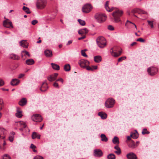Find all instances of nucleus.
Returning a JSON list of instances; mask_svg holds the SVG:
<instances>
[{
	"instance_id": "64",
	"label": "nucleus",
	"mask_w": 159,
	"mask_h": 159,
	"mask_svg": "<svg viewBox=\"0 0 159 159\" xmlns=\"http://www.w3.org/2000/svg\"><path fill=\"white\" fill-rule=\"evenodd\" d=\"M136 44H137V43L136 42H134L133 43H132L131 44L130 46H134V45H136Z\"/></svg>"
},
{
	"instance_id": "37",
	"label": "nucleus",
	"mask_w": 159,
	"mask_h": 159,
	"mask_svg": "<svg viewBox=\"0 0 159 159\" xmlns=\"http://www.w3.org/2000/svg\"><path fill=\"white\" fill-rule=\"evenodd\" d=\"M107 158L108 159H115L116 157L113 154H110L108 155Z\"/></svg>"
},
{
	"instance_id": "27",
	"label": "nucleus",
	"mask_w": 159,
	"mask_h": 159,
	"mask_svg": "<svg viewBox=\"0 0 159 159\" xmlns=\"http://www.w3.org/2000/svg\"><path fill=\"white\" fill-rule=\"evenodd\" d=\"M98 115L102 119H105L107 117V114L105 113L102 112H99Z\"/></svg>"
},
{
	"instance_id": "47",
	"label": "nucleus",
	"mask_w": 159,
	"mask_h": 159,
	"mask_svg": "<svg viewBox=\"0 0 159 159\" xmlns=\"http://www.w3.org/2000/svg\"><path fill=\"white\" fill-rule=\"evenodd\" d=\"M34 159H43V157L41 156H37L35 157Z\"/></svg>"
},
{
	"instance_id": "20",
	"label": "nucleus",
	"mask_w": 159,
	"mask_h": 159,
	"mask_svg": "<svg viewBox=\"0 0 159 159\" xmlns=\"http://www.w3.org/2000/svg\"><path fill=\"white\" fill-rule=\"evenodd\" d=\"M130 136L134 139H137L139 136V134L136 130H135L133 133H131Z\"/></svg>"
},
{
	"instance_id": "35",
	"label": "nucleus",
	"mask_w": 159,
	"mask_h": 159,
	"mask_svg": "<svg viewBox=\"0 0 159 159\" xmlns=\"http://www.w3.org/2000/svg\"><path fill=\"white\" fill-rule=\"evenodd\" d=\"M64 70L66 71H68L70 70V66L69 64L65 65L64 67Z\"/></svg>"
},
{
	"instance_id": "48",
	"label": "nucleus",
	"mask_w": 159,
	"mask_h": 159,
	"mask_svg": "<svg viewBox=\"0 0 159 159\" xmlns=\"http://www.w3.org/2000/svg\"><path fill=\"white\" fill-rule=\"evenodd\" d=\"M4 84V81L2 79L0 78V86H3Z\"/></svg>"
},
{
	"instance_id": "6",
	"label": "nucleus",
	"mask_w": 159,
	"mask_h": 159,
	"mask_svg": "<svg viewBox=\"0 0 159 159\" xmlns=\"http://www.w3.org/2000/svg\"><path fill=\"white\" fill-rule=\"evenodd\" d=\"M92 8L93 7L91 4H87L83 7L82 10L84 13H87L90 11Z\"/></svg>"
},
{
	"instance_id": "22",
	"label": "nucleus",
	"mask_w": 159,
	"mask_h": 159,
	"mask_svg": "<svg viewBox=\"0 0 159 159\" xmlns=\"http://www.w3.org/2000/svg\"><path fill=\"white\" fill-rule=\"evenodd\" d=\"M20 46H21L23 47L24 48H27L28 47V44L25 41H21L20 42Z\"/></svg>"
},
{
	"instance_id": "62",
	"label": "nucleus",
	"mask_w": 159,
	"mask_h": 159,
	"mask_svg": "<svg viewBox=\"0 0 159 159\" xmlns=\"http://www.w3.org/2000/svg\"><path fill=\"white\" fill-rule=\"evenodd\" d=\"M72 40H69L68 42H67V43L66 44V45H69L70 44H71L72 43Z\"/></svg>"
},
{
	"instance_id": "17",
	"label": "nucleus",
	"mask_w": 159,
	"mask_h": 159,
	"mask_svg": "<svg viewBox=\"0 0 159 159\" xmlns=\"http://www.w3.org/2000/svg\"><path fill=\"white\" fill-rule=\"evenodd\" d=\"M48 88L47 84L46 82L43 83L40 88V90L42 91H46Z\"/></svg>"
},
{
	"instance_id": "32",
	"label": "nucleus",
	"mask_w": 159,
	"mask_h": 159,
	"mask_svg": "<svg viewBox=\"0 0 159 159\" xmlns=\"http://www.w3.org/2000/svg\"><path fill=\"white\" fill-rule=\"evenodd\" d=\"M115 149H116L117 151H115V152L118 155H119L121 153V152L120 148L118 146H116L114 147Z\"/></svg>"
},
{
	"instance_id": "41",
	"label": "nucleus",
	"mask_w": 159,
	"mask_h": 159,
	"mask_svg": "<svg viewBox=\"0 0 159 159\" xmlns=\"http://www.w3.org/2000/svg\"><path fill=\"white\" fill-rule=\"evenodd\" d=\"M48 79L50 81H52L55 80L53 76H52V75H51L48 77Z\"/></svg>"
},
{
	"instance_id": "19",
	"label": "nucleus",
	"mask_w": 159,
	"mask_h": 159,
	"mask_svg": "<svg viewBox=\"0 0 159 159\" xmlns=\"http://www.w3.org/2000/svg\"><path fill=\"white\" fill-rule=\"evenodd\" d=\"M88 30L86 28H84L78 31V34H84L87 33Z\"/></svg>"
},
{
	"instance_id": "30",
	"label": "nucleus",
	"mask_w": 159,
	"mask_h": 159,
	"mask_svg": "<svg viewBox=\"0 0 159 159\" xmlns=\"http://www.w3.org/2000/svg\"><path fill=\"white\" fill-rule=\"evenodd\" d=\"M34 63V61L33 59H29L26 61V64L29 65H33Z\"/></svg>"
},
{
	"instance_id": "31",
	"label": "nucleus",
	"mask_w": 159,
	"mask_h": 159,
	"mask_svg": "<svg viewBox=\"0 0 159 159\" xmlns=\"http://www.w3.org/2000/svg\"><path fill=\"white\" fill-rule=\"evenodd\" d=\"M112 141L113 143L116 144H118L119 143V141L118 138L116 136H115L112 139Z\"/></svg>"
},
{
	"instance_id": "44",
	"label": "nucleus",
	"mask_w": 159,
	"mask_h": 159,
	"mask_svg": "<svg viewBox=\"0 0 159 159\" xmlns=\"http://www.w3.org/2000/svg\"><path fill=\"white\" fill-rule=\"evenodd\" d=\"M3 159H11V158L8 155L6 154L3 156Z\"/></svg>"
},
{
	"instance_id": "28",
	"label": "nucleus",
	"mask_w": 159,
	"mask_h": 159,
	"mask_svg": "<svg viewBox=\"0 0 159 159\" xmlns=\"http://www.w3.org/2000/svg\"><path fill=\"white\" fill-rule=\"evenodd\" d=\"M16 116L17 117L19 118H21L22 116V111L19 110L18 108L17 109V112L16 113Z\"/></svg>"
},
{
	"instance_id": "40",
	"label": "nucleus",
	"mask_w": 159,
	"mask_h": 159,
	"mask_svg": "<svg viewBox=\"0 0 159 159\" xmlns=\"http://www.w3.org/2000/svg\"><path fill=\"white\" fill-rule=\"evenodd\" d=\"M78 21L80 24L82 26L84 25H85V22L84 20H82L81 19H78Z\"/></svg>"
},
{
	"instance_id": "34",
	"label": "nucleus",
	"mask_w": 159,
	"mask_h": 159,
	"mask_svg": "<svg viewBox=\"0 0 159 159\" xmlns=\"http://www.w3.org/2000/svg\"><path fill=\"white\" fill-rule=\"evenodd\" d=\"M18 125L24 128H25L26 127V125L24 121H19L18 122Z\"/></svg>"
},
{
	"instance_id": "11",
	"label": "nucleus",
	"mask_w": 159,
	"mask_h": 159,
	"mask_svg": "<svg viewBox=\"0 0 159 159\" xmlns=\"http://www.w3.org/2000/svg\"><path fill=\"white\" fill-rule=\"evenodd\" d=\"M131 12L133 13H138L139 14H148L147 12L139 8H135L133 9L131 11Z\"/></svg>"
},
{
	"instance_id": "42",
	"label": "nucleus",
	"mask_w": 159,
	"mask_h": 159,
	"mask_svg": "<svg viewBox=\"0 0 159 159\" xmlns=\"http://www.w3.org/2000/svg\"><path fill=\"white\" fill-rule=\"evenodd\" d=\"M149 132L146 129H144L142 132V134H149Z\"/></svg>"
},
{
	"instance_id": "33",
	"label": "nucleus",
	"mask_w": 159,
	"mask_h": 159,
	"mask_svg": "<svg viewBox=\"0 0 159 159\" xmlns=\"http://www.w3.org/2000/svg\"><path fill=\"white\" fill-rule=\"evenodd\" d=\"M101 138L102 141L105 142L108 141V139L106 137L105 134H101Z\"/></svg>"
},
{
	"instance_id": "26",
	"label": "nucleus",
	"mask_w": 159,
	"mask_h": 159,
	"mask_svg": "<svg viewBox=\"0 0 159 159\" xmlns=\"http://www.w3.org/2000/svg\"><path fill=\"white\" fill-rule=\"evenodd\" d=\"M94 61L97 63L100 62L102 61L101 57L100 56H97L94 57Z\"/></svg>"
},
{
	"instance_id": "2",
	"label": "nucleus",
	"mask_w": 159,
	"mask_h": 159,
	"mask_svg": "<svg viewBox=\"0 0 159 159\" xmlns=\"http://www.w3.org/2000/svg\"><path fill=\"white\" fill-rule=\"evenodd\" d=\"M96 42L98 46L100 48H103L106 45V40L102 36L98 37L96 39Z\"/></svg>"
},
{
	"instance_id": "58",
	"label": "nucleus",
	"mask_w": 159,
	"mask_h": 159,
	"mask_svg": "<svg viewBox=\"0 0 159 159\" xmlns=\"http://www.w3.org/2000/svg\"><path fill=\"white\" fill-rule=\"evenodd\" d=\"M85 37H86L85 36V35H84L82 37L79 38L78 39L79 40H81V39H84V38H85Z\"/></svg>"
},
{
	"instance_id": "46",
	"label": "nucleus",
	"mask_w": 159,
	"mask_h": 159,
	"mask_svg": "<svg viewBox=\"0 0 159 159\" xmlns=\"http://www.w3.org/2000/svg\"><path fill=\"white\" fill-rule=\"evenodd\" d=\"M148 24L149 25L151 28H153V21H151L149 20H148L147 21Z\"/></svg>"
},
{
	"instance_id": "39",
	"label": "nucleus",
	"mask_w": 159,
	"mask_h": 159,
	"mask_svg": "<svg viewBox=\"0 0 159 159\" xmlns=\"http://www.w3.org/2000/svg\"><path fill=\"white\" fill-rule=\"evenodd\" d=\"M128 146L130 148H131L132 149L136 147V146L135 145L134 142H132L131 143L129 144Z\"/></svg>"
},
{
	"instance_id": "1",
	"label": "nucleus",
	"mask_w": 159,
	"mask_h": 159,
	"mask_svg": "<svg viewBox=\"0 0 159 159\" xmlns=\"http://www.w3.org/2000/svg\"><path fill=\"white\" fill-rule=\"evenodd\" d=\"M123 14L122 11L117 10L112 13L115 22L118 23L121 21L120 17Z\"/></svg>"
},
{
	"instance_id": "59",
	"label": "nucleus",
	"mask_w": 159,
	"mask_h": 159,
	"mask_svg": "<svg viewBox=\"0 0 159 159\" xmlns=\"http://www.w3.org/2000/svg\"><path fill=\"white\" fill-rule=\"evenodd\" d=\"M92 68L93 69V70H96L97 69L98 67L97 66H93Z\"/></svg>"
},
{
	"instance_id": "12",
	"label": "nucleus",
	"mask_w": 159,
	"mask_h": 159,
	"mask_svg": "<svg viewBox=\"0 0 159 159\" xmlns=\"http://www.w3.org/2000/svg\"><path fill=\"white\" fill-rule=\"evenodd\" d=\"M6 130L3 128H0V139L5 138V135L6 134Z\"/></svg>"
},
{
	"instance_id": "43",
	"label": "nucleus",
	"mask_w": 159,
	"mask_h": 159,
	"mask_svg": "<svg viewBox=\"0 0 159 159\" xmlns=\"http://www.w3.org/2000/svg\"><path fill=\"white\" fill-rule=\"evenodd\" d=\"M126 57L125 56L122 57L118 59V62H121L122 61L126 59Z\"/></svg>"
},
{
	"instance_id": "24",
	"label": "nucleus",
	"mask_w": 159,
	"mask_h": 159,
	"mask_svg": "<svg viewBox=\"0 0 159 159\" xmlns=\"http://www.w3.org/2000/svg\"><path fill=\"white\" fill-rule=\"evenodd\" d=\"M27 103V100L25 98H23L19 102V104L21 106L25 105Z\"/></svg>"
},
{
	"instance_id": "21",
	"label": "nucleus",
	"mask_w": 159,
	"mask_h": 159,
	"mask_svg": "<svg viewBox=\"0 0 159 159\" xmlns=\"http://www.w3.org/2000/svg\"><path fill=\"white\" fill-rule=\"evenodd\" d=\"M44 53L45 56L47 57H50L52 56V52L50 50H46L44 52Z\"/></svg>"
},
{
	"instance_id": "51",
	"label": "nucleus",
	"mask_w": 159,
	"mask_h": 159,
	"mask_svg": "<svg viewBox=\"0 0 159 159\" xmlns=\"http://www.w3.org/2000/svg\"><path fill=\"white\" fill-rule=\"evenodd\" d=\"M86 69L88 70H91L93 71V69L89 66H87L86 67Z\"/></svg>"
},
{
	"instance_id": "55",
	"label": "nucleus",
	"mask_w": 159,
	"mask_h": 159,
	"mask_svg": "<svg viewBox=\"0 0 159 159\" xmlns=\"http://www.w3.org/2000/svg\"><path fill=\"white\" fill-rule=\"evenodd\" d=\"M3 102L1 100H0V110L2 109V106Z\"/></svg>"
},
{
	"instance_id": "13",
	"label": "nucleus",
	"mask_w": 159,
	"mask_h": 159,
	"mask_svg": "<svg viewBox=\"0 0 159 159\" xmlns=\"http://www.w3.org/2000/svg\"><path fill=\"white\" fill-rule=\"evenodd\" d=\"M94 155L96 157H100L103 155L102 151L99 149H95L94 151Z\"/></svg>"
},
{
	"instance_id": "60",
	"label": "nucleus",
	"mask_w": 159,
	"mask_h": 159,
	"mask_svg": "<svg viewBox=\"0 0 159 159\" xmlns=\"http://www.w3.org/2000/svg\"><path fill=\"white\" fill-rule=\"evenodd\" d=\"M57 81H61L62 83H63V79L61 78H60L58 79H57Z\"/></svg>"
},
{
	"instance_id": "56",
	"label": "nucleus",
	"mask_w": 159,
	"mask_h": 159,
	"mask_svg": "<svg viewBox=\"0 0 159 159\" xmlns=\"http://www.w3.org/2000/svg\"><path fill=\"white\" fill-rule=\"evenodd\" d=\"M30 147L31 148L33 149H34L36 148V146L35 145H34L33 144H31Z\"/></svg>"
},
{
	"instance_id": "50",
	"label": "nucleus",
	"mask_w": 159,
	"mask_h": 159,
	"mask_svg": "<svg viewBox=\"0 0 159 159\" xmlns=\"http://www.w3.org/2000/svg\"><path fill=\"white\" fill-rule=\"evenodd\" d=\"M38 20H33L31 22V24L33 25H35L36 24H37L38 23Z\"/></svg>"
},
{
	"instance_id": "38",
	"label": "nucleus",
	"mask_w": 159,
	"mask_h": 159,
	"mask_svg": "<svg viewBox=\"0 0 159 159\" xmlns=\"http://www.w3.org/2000/svg\"><path fill=\"white\" fill-rule=\"evenodd\" d=\"M23 10L27 14H30L31 13L29 9L27 7L24 6L23 7Z\"/></svg>"
},
{
	"instance_id": "5",
	"label": "nucleus",
	"mask_w": 159,
	"mask_h": 159,
	"mask_svg": "<svg viewBox=\"0 0 159 159\" xmlns=\"http://www.w3.org/2000/svg\"><path fill=\"white\" fill-rule=\"evenodd\" d=\"M115 104V100L112 98H109L106 102L105 105L107 108H111L113 107Z\"/></svg>"
},
{
	"instance_id": "52",
	"label": "nucleus",
	"mask_w": 159,
	"mask_h": 159,
	"mask_svg": "<svg viewBox=\"0 0 159 159\" xmlns=\"http://www.w3.org/2000/svg\"><path fill=\"white\" fill-rule=\"evenodd\" d=\"M137 41H139L141 42H144V40L142 38H139L137 39L136 40Z\"/></svg>"
},
{
	"instance_id": "57",
	"label": "nucleus",
	"mask_w": 159,
	"mask_h": 159,
	"mask_svg": "<svg viewBox=\"0 0 159 159\" xmlns=\"http://www.w3.org/2000/svg\"><path fill=\"white\" fill-rule=\"evenodd\" d=\"M128 22H129V23H132V24H134V26H135V27L136 28V25H135V24H134V23H132V22H131V21H129V20H127L126 21V23H125V26H127V23H128Z\"/></svg>"
},
{
	"instance_id": "9",
	"label": "nucleus",
	"mask_w": 159,
	"mask_h": 159,
	"mask_svg": "<svg viewBox=\"0 0 159 159\" xmlns=\"http://www.w3.org/2000/svg\"><path fill=\"white\" fill-rule=\"evenodd\" d=\"M3 25L4 27L9 28H13L12 22L8 19H7L3 21Z\"/></svg>"
},
{
	"instance_id": "18",
	"label": "nucleus",
	"mask_w": 159,
	"mask_h": 159,
	"mask_svg": "<svg viewBox=\"0 0 159 159\" xmlns=\"http://www.w3.org/2000/svg\"><path fill=\"white\" fill-rule=\"evenodd\" d=\"M26 55H27L29 57H30V54L26 50L22 51L21 52V57L24 60L25 59V58H24V56Z\"/></svg>"
},
{
	"instance_id": "14",
	"label": "nucleus",
	"mask_w": 159,
	"mask_h": 159,
	"mask_svg": "<svg viewBox=\"0 0 159 159\" xmlns=\"http://www.w3.org/2000/svg\"><path fill=\"white\" fill-rule=\"evenodd\" d=\"M126 157L128 159H137L136 155L132 152L127 154Z\"/></svg>"
},
{
	"instance_id": "10",
	"label": "nucleus",
	"mask_w": 159,
	"mask_h": 159,
	"mask_svg": "<svg viewBox=\"0 0 159 159\" xmlns=\"http://www.w3.org/2000/svg\"><path fill=\"white\" fill-rule=\"evenodd\" d=\"M32 120L36 122H40L42 119L41 116L38 114L34 115L31 117Z\"/></svg>"
},
{
	"instance_id": "23",
	"label": "nucleus",
	"mask_w": 159,
	"mask_h": 159,
	"mask_svg": "<svg viewBox=\"0 0 159 159\" xmlns=\"http://www.w3.org/2000/svg\"><path fill=\"white\" fill-rule=\"evenodd\" d=\"M40 135L38 134L36 132H34L32 135V139H34L36 138L40 139Z\"/></svg>"
},
{
	"instance_id": "7",
	"label": "nucleus",
	"mask_w": 159,
	"mask_h": 159,
	"mask_svg": "<svg viewBox=\"0 0 159 159\" xmlns=\"http://www.w3.org/2000/svg\"><path fill=\"white\" fill-rule=\"evenodd\" d=\"M79 65L83 68H85L89 64V62L86 60H80L78 62Z\"/></svg>"
},
{
	"instance_id": "63",
	"label": "nucleus",
	"mask_w": 159,
	"mask_h": 159,
	"mask_svg": "<svg viewBox=\"0 0 159 159\" xmlns=\"http://www.w3.org/2000/svg\"><path fill=\"white\" fill-rule=\"evenodd\" d=\"M15 134V133L13 132H12L11 133L10 136L14 137Z\"/></svg>"
},
{
	"instance_id": "49",
	"label": "nucleus",
	"mask_w": 159,
	"mask_h": 159,
	"mask_svg": "<svg viewBox=\"0 0 159 159\" xmlns=\"http://www.w3.org/2000/svg\"><path fill=\"white\" fill-rule=\"evenodd\" d=\"M108 29L110 30H114V28L112 26L109 25L108 26Z\"/></svg>"
},
{
	"instance_id": "29",
	"label": "nucleus",
	"mask_w": 159,
	"mask_h": 159,
	"mask_svg": "<svg viewBox=\"0 0 159 159\" xmlns=\"http://www.w3.org/2000/svg\"><path fill=\"white\" fill-rule=\"evenodd\" d=\"M52 66L53 69L56 70H59L60 69V67L58 65L53 63L51 64Z\"/></svg>"
},
{
	"instance_id": "25",
	"label": "nucleus",
	"mask_w": 159,
	"mask_h": 159,
	"mask_svg": "<svg viewBox=\"0 0 159 159\" xmlns=\"http://www.w3.org/2000/svg\"><path fill=\"white\" fill-rule=\"evenodd\" d=\"M109 2L108 1L106 2V3L105 4V7L107 11H108L110 12L113 10L114 8L113 7H112L111 9L108 6Z\"/></svg>"
},
{
	"instance_id": "45",
	"label": "nucleus",
	"mask_w": 159,
	"mask_h": 159,
	"mask_svg": "<svg viewBox=\"0 0 159 159\" xmlns=\"http://www.w3.org/2000/svg\"><path fill=\"white\" fill-rule=\"evenodd\" d=\"M81 53L82 56H83L84 57H88L87 55H86V53L85 52V51L84 50H82L81 51Z\"/></svg>"
},
{
	"instance_id": "54",
	"label": "nucleus",
	"mask_w": 159,
	"mask_h": 159,
	"mask_svg": "<svg viewBox=\"0 0 159 159\" xmlns=\"http://www.w3.org/2000/svg\"><path fill=\"white\" fill-rule=\"evenodd\" d=\"M53 86L54 87L57 88H59V86L58 84L56 82H55L53 84Z\"/></svg>"
},
{
	"instance_id": "16",
	"label": "nucleus",
	"mask_w": 159,
	"mask_h": 159,
	"mask_svg": "<svg viewBox=\"0 0 159 159\" xmlns=\"http://www.w3.org/2000/svg\"><path fill=\"white\" fill-rule=\"evenodd\" d=\"M20 81L18 79H13L11 82V84L12 85H18L20 83Z\"/></svg>"
},
{
	"instance_id": "61",
	"label": "nucleus",
	"mask_w": 159,
	"mask_h": 159,
	"mask_svg": "<svg viewBox=\"0 0 159 159\" xmlns=\"http://www.w3.org/2000/svg\"><path fill=\"white\" fill-rule=\"evenodd\" d=\"M58 75V74L57 73H55L53 75H52V76H53L54 77V78L55 80L56 79V78L57 77Z\"/></svg>"
},
{
	"instance_id": "8",
	"label": "nucleus",
	"mask_w": 159,
	"mask_h": 159,
	"mask_svg": "<svg viewBox=\"0 0 159 159\" xmlns=\"http://www.w3.org/2000/svg\"><path fill=\"white\" fill-rule=\"evenodd\" d=\"M157 69L155 67H151L148 68L147 69V71L150 75H154L157 71Z\"/></svg>"
},
{
	"instance_id": "53",
	"label": "nucleus",
	"mask_w": 159,
	"mask_h": 159,
	"mask_svg": "<svg viewBox=\"0 0 159 159\" xmlns=\"http://www.w3.org/2000/svg\"><path fill=\"white\" fill-rule=\"evenodd\" d=\"M14 138V136H12L10 135L9 137V140L10 142H12Z\"/></svg>"
},
{
	"instance_id": "15",
	"label": "nucleus",
	"mask_w": 159,
	"mask_h": 159,
	"mask_svg": "<svg viewBox=\"0 0 159 159\" xmlns=\"http://www.w3.org/2000/svg\"><path fill=\"white\" fill-rule=\"evenodd\" d=\"M121 52H122L121 51H119V53H117L116 52H114L113 48H111L110 50V53H111V55L113 56L116 57L119 56L121 54Z\"/></svg>"
},
{
	"instance_id": "4",
	"label": "nucleus",
	"mask_w": 159,
	"mask_h": 159,
	"mask_svg": "<svg viewBox=\"0 0 159 159\" xmlns=\"http://www.w3.org/2000/svg\"><path fill=\"white\" fill-rule=\"evenodd\" d=\"M46 4V0H38L36 3V7L39 9H42L45 7Z\"/></svg>"
},
{
	"instance_id": "3",
	"label": "nucleus",
	"mask_w": 159,
	"mask_h": 159,
	"mask_svg": "<svg viewBox=\"0 0 159 159\" xmlns=\"http://www.w3.org/2000/svg\"><path fill=\"white\" fill-rule=\"evenodd\" d=\"M95 18L98 22L101 23L105 21L107 16L102 14L97 13L95 16Z\"/></svg>"
},
{
	"instance_id": "36",
	"label": "nucleus",
	"mask_w": 159,
	"mask_h": 159,
	"mask_svg": "<svg viewBox=\"0 0 159 159\" xmlns=\"http://www.w3.org/2000/svg\"><path fill=\"white\" fill-rule=\"evenodd\" d=\"M10 58L14 60H18L19 59V57L17 55L13 54L11 55Z\"/></svg>"
}]
</instances>
